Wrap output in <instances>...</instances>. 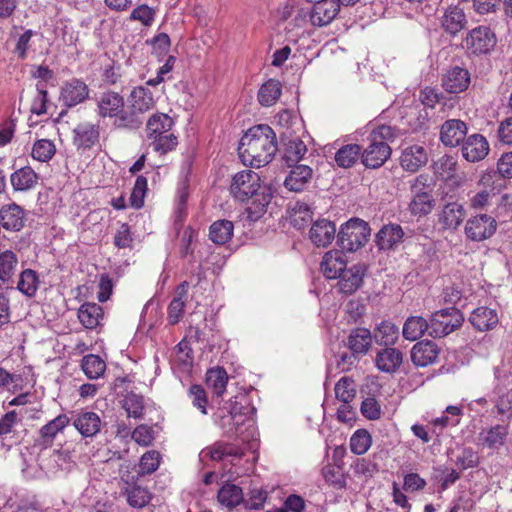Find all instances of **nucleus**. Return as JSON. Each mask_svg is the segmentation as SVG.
Returning <instances> with one entry per match:
<instances>
[{"label":"nucleus","mask_w":512,"mask_h":512,"mask_svg":"<svg viewBox=\"0 0 512 512\" xmlns=\"http://www.w3.org/2000/svg\"><path fill=\"white\" fill-rule=\"evenodd\" d=\"M255 413L256 408L252 406L249 396L239 393L218 409L215 422L225 435L249 441L255 435Z\"/></svg>","instance_id":"1"},{"label":"nucleus","mask_w":512,"mask_h":512,"mask_svg":"<svg viewBox=\"0 0 512 512\" xmlns=\"http://www.w3.org/2000/svg\"><path fill=\"white\" fill-rule=\"evenodd\" d=\"M230 193L237 201L247 202V217L251 221H257L266 212L272 199L271 188L252 170H242L233 176Z\"/></svg>","instance_id":"2"},{"label":"nucleus","mask_w":512,"mask_h":512,"mask_svg":"<svg viewBox=\"0 0 512 512\" xmlns=\"http://www.w3.org/2000/svg\"><path fill=\"white\" fill-rule=\"evenodd\" d=\"M277 149L276 135L272 128L257 125L240 139L238 154L244 165L260 168L272 161Z\"/></svg>","instance_id":"3"},{"label":"nucleus","mask_w":512,"mask_h":512,"mask_svg":"<svg viewBox=\"0 0 512 512\" xmlns=\"http://www.w3.org/2000/svg\"><path fill=\"white\" fill-rule=\"evenodd\" d=\"M357 133H368L369 145L362 154V163L369 168L382 166L391 155V148L387 141L394 137L393 129L387 125H380L373 129L365 128Z\"/></svg>","instance_id":"4"},{"label":"nucleus","mask_w":512,"mask_h":512,"mask_svg":"<svg viewBox=\"0 0 512 512\" xmlns=\"http://www.w3.org/2000/svg\"><path fill=\"white\" fill-rule=\"evenodd\" d=\"M128 111L118 120L119 128H139L142 124V115L155 106L153 92L147 86L134 87L128 98Z\"/></svg>","instance_id":"5"},{"label":"nucleus","mask_w":512,"mask_h":512,"mask_svg":"<svg viewBox=\"0 0 512 512\" xmlns=\"http://www.w3.org/2000/svg\"><path fill=\"white\" fill-rule=\"evenodd\" d=\"M370 231L367 222L359 218H352L340 226L337 244L342 250L355 252L366 244Z\"/></svg>","instance_id":"6"},{"label":"nucleus","mask_w":512,"mask_h":512,"mask_svg":"<svg viewBox=\"0 0 512 512\" xmlns=\"http://www.w3.org/2000/svg\"><path fill=\"white\" fill-rule=\"evenodd\" d=\"M291 122V125L282 132L284 140V159L287 164L299 162L307 152V147L304 142L297 136L293 137L292 132L295 133L302 129V123L296 116H292L290 112L284 111L279 115V122Z\"/></svg>","instance_id":"7"},{"label":"nucleus","mask_w":512,"mask_h":512,"mask_svg":"<svg viewBox=\"0 0 512 512\" xmlns=\"http://www.w3.org/2000/svg\"><path fill=\"white\" fill-rule=\"evenodd\" d=\"M464 316L455 307L438 310L431 315L429 335L433 338L445 337L460 328Z\"/></svg>","instance_id":"8"},{"label":"nucleus","mask_w":512,"mask_h":512,"mask_svg":"<svg viewBox=\"0 0 512 512\" xmlns=\"http://www.w3.org/2000/svg\"><path fill=\"white\" fill-rule=\"evenodd\" d=\"M44 34L37 30L24 29L23 32L15 36V45L13 53L20 60H26L36 55H44L47 48L44 47Z\"/></svg>","instance_id":"9"},{"label":"nucleus","mask_w":512,"mask_h":512,"mask_svg":"<svg viewBox=\"0 0 512 512\" xmlns=\"http://www.w3.org/2000/svg\"><path fill=\"white\" fill-rule=\"evenodd\" d=\"M95 112L100 118L114 119V125L119 128L118 120L126 114L125 102L118 92L107 90L95 98Z\"/></svg>","instance_id":"10"},{"label":"nucleus","mask_w":512,"mask_h":512,"mask_svg":"<svg viewBox=\"0 0 512 512\" xmlns=\"http://www.w3.org/2000/svg\"><path fill=\"white\" fill-rule=\"evenodd\" d=\"M510 424L499 423L482 428L477 436V445L482 449L498 451L509 442Z\"/></svg>","instance_id":"11"},{"label":"nucleus","mask_w":512,"mask_h":512,"mask_svg":"<svg viewBox=\"0 0 512 512\" xmlns=\"http://www.w3.org/2000/svg\"><path fill=\"white\" fill-rule=\"evenodd\" d=\"M495 219L487 214L471 217L467 220L464 231L471 241H483L490 238L496 231Z\"/></svg>","instance_id":"12"},{"label":"nucleus","mask_w":512,"mask_h":512,"mask_svg":"<svg viewBox=\"0 0 512 512\" xmlns=\"http://www.w3.org/2000/svg\"><path fill=\"white\" fill-rule=\"evenodd\" d=\"M88 97V85L81 79L72 78L65 81L61 87L60 101L68 108L84 102Z\"/></svg>","instance_id":"13"},{"label":"nucleus","mask_w":512,"mask_h":512,"mask_svg":"<svg viewBox=\"0 0 512 512\" xmlns=\"http://www.w3.org/2000/svg\"><path fill=\"white\" fill-rule=\"evenodd\" d=\"M496 44L495 34L489 27L479 26L466 37L467 48L474 54H485Z\"/></svg>","instance_id":"14"},{"label":"nucleus","mask_w":512,"mask_h":512,"mask_svg":"<svg viewBox=\"0 0 512 512\" xmlns=\"http://www.w3.org/2000/svg\"><path fill=\"white\" fill-rule=\"evenodd\" d=\"M435 175L444 180L448 185L459 187L465 181L464 175L456 174L457 160L451 155H443L432 164Z\"/></svg>","instance_id":"15"},{"label":"nucleus","mask_w":512,"mask_h":512,"mask_svg":"<svg viewBox=\"0 0 512 512\" xmlns=\"http://www.w3.org/2000/svg\"><path fill=\"white\" fill-rule=\"evenodd\" d=\"M309 20L313 26L323 27L330 24L339 12L340 5L335 0H316L313 1Z\"/></svg>","instance_id":"16"},{"label":"nucleus","mask_w":512,"mask_h":512,"mask_svg":"<svg viewBox=\"0 0 512 512\" xmlns=\"http://www.w3.org/2000/svg\"><path fill=\"white\" fill-rule=\"evenodd\" d=\"M462 156L469 162L483 160L490 151V145L486 137L474 133L466 137L462 143Z\"/></svg>","instance_id":"17"},{"label":"nucleus","mask_w":512,"mask_h":512,"mask_svg":"<svg viewBox=\"0 0 512 512\" xmlns=\"http://www.w3.org/2000/svg\"><path fill=\"white\" fill-rule=\"evenodd\" d=\"M72 425L83 437H93L100 432L101 419L99 415L92 411H81L74 413L70 418Z\"/></svg>","instance_id":"18"},{"label":"nucleus","mask_w":512,"mask_h":512,"mask_svg":"<svg viewBox=\"0 0 512 512\" xmlns=\"http://www.w3.org/2000/svg\"><path fill=\"white\" fill-rule=\"evenodd\" d=\"M466 217L464 206L457 202H448L445 204L439 215L438 222L445 230L455 231L462 224Z\"/></svg>","instance_id":"19"},{"label":"nucleus","mask_w":512,"mask_h":512,"mask_svg":"<svg viewBox=\"0 0 512 512\" xmlns=\"http://www.w3.org/2000/svg\"><path fill=\"white\" fill-rule=\"evenodd\" d=\"M466 123L459 119L445 121L440 130V140L447 147H456L466 139Z\"/></svg>","instance_id":"20"},{"label":"nucleus","mask_w":512,"mask_h":512,"mask_svg":"<svg viewBox=\"0 0 512 512\" xmlns=\"http://www.w3.org/2000/svg\"><path fill=\"white\" fill-rule=\"evenodd\" d=\"M364 275L365 268L363 265L355 264L346 267L337 278L339 291L346 295L354 293L361 287Z\"/></svg>","instance_id":"21"},{"label":"nucleus","mask_w":512,"mask_h":512,"mask_svg":"<svg viewBox=\"0 0 512 512\" xmlns=\"http://www.w3.org/2000/svg\"><path fill=\"white\" fill-rule=\"evenodd\" d=\"M336 237V226L332 221L319 219L315 221L310 230L309 238L317 247L329 246Z\"/></svg>","instance_id":"22"},{"label":"nucleus","mask_w":512,"mask_h":512,"mask_svg":"<svg viewBox=\"0 0 512 512\" xmlns=\"http://www.w3.org/2000/svg\"><path fill=\"white\" fill-rule=\"evenodd\" d=\"M470 84V74L467 69L455 66L447 70L442 78V86L449 93H461Z\"/></svg>","instance_id":"23"},{"label":"nucleus","mask_w":512,"mask_h":512,"mask_svg":"<svg viewBox=\"0 0 512 512\" xmlns=\"http://www.w3.org/2000/svg\"><path fill=\"white\" fill-rule=\"evenodd\" d=\"M346 267V256L339 250L326 252L320 263V270L327 279H337Z\"/></svg>","instance_id":"24"},{"label":"nucleus","mask_w":512,"mask_h":512,"mask_svg":"<svg viewBox=\"0 0 512 512\" xmlns=\"http://www.w3.org/2000/svg\"><path fill=\"white\" fill-rule=\"evenodd\" d=\"M428 162V153L426 149L418 144L410 145L403 149L400 164L402 168L409 172H416Z\"/></svg>","instance_id":"25"},{"label":"nucleus","mask_w":512,"mask_h":512,"mask_svg":"<svg viewBox=\"0 0 512 512\" xmlns=\"http://www.w3.org/2000/svg\"><path fill=\"white\" fill-rule=\"evenodd\" d=\"M70 423V417L66 414H60L39 431V438L36 440L37 445L43 449L52 445L56 435L64 430Z\"/></svg>","instance_id":"26"},{"label":"nucleus","mask_w":512,"mask_h":512,"mask_svg":"<svg viewBox=\"0 0 512 512\" xmlns=\"http://www.w3.org/2000/svg\"><path fill=\"white\" fill-rule=\"evenodd\" d=\"M25 221V212L19 205L11 203L0 208V222L5 230L18 232Z\"/></svg>","instance_id":"27"},{"label":"nucleus","mask_w":512,"mask_h":512,"mask_svg":"<svg viewBox=\"0 0 512 512\" xmlns=\"http://www.w3.org/2000/svg\"><path fill=\"white\" fill-rule=\"evenodd\" d=\"M439 349L432 341H420L416 343L411 351V360L418 367H426L436 362Z\"/></svg>","instance_id":"28"},{"label":"nucleus","mask_w":512,"mask_h":512,"mask_svg":"<svg viewBox=\"0 0 512 512\" xmlns=\"http://www.w3.org/2000/svg\"><path fill=\"white\" fill-rule=\"evenodd\" d=\"M403 354L400 350L387 346L380 350L375 357L376 367L385 373H394L401 366Z\"/></svg>","instance_id":"29"},{"label":"nucleus","mask_w":512,"mask_h":512,"mask_svg":"<svg viewBox=\"0 0 512 512\" xmlns=\"http://www.w3.org/2000/svg\"><path fill=\"white\" fill-rule=\"evenodd\" d=\"M404 231L399 224L384 225L376 235V244L380 250H390L402 242Z\"/></svg>","instance_id":"30"},{"label":"nucleus","mask_w":512,"mask_h":512,"mask_svg":"<svg viewBox=\"0 0 512 512\" xmlns=\"http://www.w3.org/2000/svg\"><path fill=\"white\" fill-rule=\"evenodd\" d=\"M313 170L307 165H296L286 176L284 185L289 191L300 192L312 179Z\"/></svg>","instance_id":"31"},{"label":"nucleus","mask_w":512,"mask_h":512,"mask_svg":"<svg viewBox=\"0 0 512 512\" xmlns=\"http://www.w3.org/2000/svg\"><path fill=\"white\" fill-rule=\"evenodd\" d=\"M188 287V282L184 281L176 288L175 296L168 306L167 320L171 325L177 324L183 316L187 300Z\"/></svg>","instance_id":"32"},{"label":"nucleus","mask_w":512,"mask_h":512,"mask_svg":"<svg viewBox=\"0 0 512 512\" xmlns=\"http://www.w3.org/2000/svg\"><path fill=\"white\" fill-rule=\"evenodd\" d=\"M10 182L15 191L32 190L38 184V175L29 166L17 169L10 175Z\"/></svg>","instance_id":"33"},{"label":"nucleus","mask_w":512,"mask_h":512,"mask_svg":"<svg viewBox=\"0 0 512 512\" xmlns=\"http://www.w3.org/2000/svg\"><path fill=\"white\" fill-rule=\"evenodd\" d=\"M73 132L74 144L78 148H91L99 139V127L92 123H80Z\"/></svg>","instance_id":"34"},{"label":"nucleus","mask_w":512,"mask_h":512,"mask_svg":"<svg viewBox=\"0 0 512 512\" xmlns=\"http://www.w3.org/2000/svg\"><path fill=\"white\" fill-rule=\"evenodd\" d=\"M173 119L165 113L151 115L146 123V132L149 140L172 131Z\"/></svg>","instance_id":"35"},{"label":"nucleus","mask_w":512,"mask_h":512,"mask_svg":"<svg viewBox=\"0 0 512 512\" xmlns=\"http://www.w3.org/2000/svg\"><path fill=\"white\" fill-rule=\"evenodd\" d=\"M469 321L477 330L487 331L497 325L499 318L494 309L478 307L471 313Z\"/></svg>","instance_id":"36"},{"label":"nucleus","mask_w":512,"mask_h":512,"mask_svg":"<svg viewBox=\"0 0 512 512\" xmlns=\"http://www.w3.org/2000/svg\"><path fill=\"white\" fill-rule=\"evenodd\" d=\"M372 338L380 346H393L399 338V329L391 321L384 320L374 328Z\"/></svg>","instance_id":"37"},{"label":"nucleus","mask_w":512,"mask_h":512,"mask_svg":"<svg viewBox=\"0 0 512 512\" xmlns=\"http://www.w3.org/2000/svg\"><path fill=\"white\" fill-rule=\"evenodd\" d=\"M430 331V321L421 316H410L403 325L402 334L406 340L415 341Z\"/></svg>","instance_id":"38"},{"label":"nucleus","mask_w":512,"mask_h":512,"mask_svg":"<svg viewBox=\"0 0 512 512\" xmlns=\"http://www.w3.org/2000/svg\"><path fill=\"white\" fill-rule=\"evenodd\" d=\"M466 24V16L462 9L450 6L443 15L442 26L451 35L460 32Z\"/></svg>","instance_id":"39"},{"label":"nucleus","mask_w":512,"mask_h":512,"mask_svg":"<svg viewBox=\"0 0 512 512\" xmlns=\"http://www.w3.org/2000/svg\"><path fill=\"white\" fill-rule=\"evenodd\" d=\"M241 455L242 451L239 447L225 442H217L200 453L202 459L209 457L212 460H222L227 456L240 457Z\"/></svg>","instance_id":"40"},{"label":"nucleus","mask_w":512,"mask_h":512,"mask_svg":"<svg viewBox=\"0 0 512 512\" xmlns=\"http://www.w3.org/2000/svg\"><path fill=\"white\" fill-rule=\"evenodd\" d=\"M78 318L85 328L94 329L103 318V310L96 303H84L78 310Z\"/></svg>","instance_id":"41"},{"label":"nucleus","mask_w":512,"mask_h":512,"mask_svg":"<svg viewBox=\"0 0 512 512\" xmlns=\"http://www.w3.org/2000/svg\"><path fill=\"white\" fill-rule=\"evenodd\" d=\"M234 225L231 221L222 219L213 222L209 228V238L217 245H224L233 236Z\"/></svg>","instance_id":"42"},{"label":"nucleus","mask_w":512,"mask_h":512,"mask_svg":"<svg viewBox=\"0 0 512 512\" xmlns=\"http://www.w3.org/2000/svg\"><path fill=\"white\" fill-rule=\"evenodd\" d=\"M434 204L435 201L433 196L429 192H415L409 203L408 209L412 215L421 217L429 214L432 211Z\"/></svg>","instance_id":"43"},{"label":"nucleus","mask_w":512,"mask_h":512,"mask_svg":"<svg viewBox=\"0 0 512 512\" xmlns=\"http://www.w3.org/2000/svg\"><path fill=\"white\" fill-rule=\"evenodd\" d=\"M372 334L366 328L354 329L348 338V346L353 353L366 354L372 343Z\"/></svg>","instance_id":"44"},{"label":"nucleus","mask_w":512,"mask_h":512,"mask_svg":"<svg viewBox=\"0 0 512 512\" xmlns=\"http://www.w3.org/2000/svg\"><path fill=\"white\" fill-rule=\"evenodd\" d=\"M228 375L225 369L221 367L211 368L206 373V384L218 397L226 391Z\"/></svg>","instance_id":"45"},{"label":"nucleus","mask_w":512,"mask_h":512,"mask_svg":"<svg viewBox=\"0 0 512 512\" xmlns=\"http://www.w3.org/2000/svg\"><path fill=\"white\" fill-rule=\"evenodd\" d=\"M281 95V84L278 80L269 79L259 89L258 100L262 106H272Z\"/></svg>","instance_id":"46"},{"label":"nucleus","mask_w":512,"mask_h":512,"mask_svg":"<svg viewBox=\"0 0 512 512\" xmlns=\"http://www.w3.org/2000/svg\"><path fill=\"white\" fill-rule=\"evenodd\" d=\"M18 264L17 255L11 251L6 250L0 253V281L4 285H9L15 273Z\"/></svg>","instance_id":"47"},{"label":"nucleus","mask_w":512,"mask_h":512,"mask_svg":"<svg viewBox=\"0 0 512 512\" xmlns=\"http://www.w3.org/2000/svg\"><path fill=\"white\" fill-rule=\"evenodd\" d=\"M39 275L32 269H25L21 272L17 283V289L27 297H33L39 287Z\"/></svg>","instance_id":"48"},{"label":"nucleus","mask_w":512,"mask_h":512,"mask_svg":"<svg viewBox=\"0 0 512 512\" xmlns=\"http://www.w3.org/2000/svg\"><path fill=\"white\" fill-rule=\"evenodd\" d=\"M218 501L221 505L233 508L243 501L242 489L231 483H226L218 492Z\"/></svg>","instance_id":"49"},{"label":"nucleus","mask_w":512,"mask_h":512,"mask_svg":"<svg viewBox=\"0 0 512 512\" xmlns=\"http://www.w3.org/2000/svg\"><path fill=\"white\" fill-rule=\"evenodd\" d=\"M81 367L88 378L97 379L105 372L106 364L99 356L89 354L83 357Z\"/></svg>","instance_id":"50"},{"label":"nucleus","mask_w":512,"mask_h":512,"mask_svg":"<svg viewBox=\"0 0 512 512\" xmlns=\"http://www.w3.org/2000/svg\"><path fill=\"white\" fill-rule=\"evenodd\" d=\"M361 147L358 144H348L340 148L336 155V163L343 168L352 167L358 160Z\"/></svg>","instance_id":"51"},{"label":"nucleus","mask_w":512,"mask_h":512,"mask_svg":"<svg viewBox=\"0 0 512 512\" xmlns=\"http://www.w3.org/2000/svg\"><path fill=\"white\" fill-rule=\"evenodd\" d=\"M336 398L342 403H350L356 396V384L350 377H341L334 388Z\"/></svg>","instance_id":"52"},{"label":"nucleus","mask_w":512,"mask_h":512,"mask_svg":"<svg viewBox=\"0 0 512 512\" xmlns=\"http://www.w3.org/2000/svg\"><path fill=\"white\" fill-rule=\"evenodd\" d=\"M56 153V146L49 139H40L33 144L31 156L39 162H48Z\"/></svg>","instance_id":"53"},{"label":"nucleus","mask_w":512,"mask_h":512,"mask_svg":"<svg viewBox=\"0 0 512 512\" xmlns=\"http://www.w3.org/2000/svg\"><path fill=\"white\" fill-rule=\"evenodd\" d=\"M372 444L371 435L364 429H359L350 438V449L354 454L362 455Z\"/></svg>","instance_id":"54"},{"label":"nucleus","mask_w":512,"mask_h":512,"mask_svg":"<svg viewBox=\"0 0 512 512\" xmlns=\"http://www.w3.org/2000/svg\"><path fill=\"white\" fill-rule=\"evenodd\" d=\"M150 145L154 151L160 154H166L176 148L178 145V139L177 136L171 131L151 139Z\"/></svg>","instance_id":"55"},{"label":"nucleus","mask_w":512,"mask_h":512,"mask_svg":"<svg viewBox=\"0 0 512 512\" xmlns=\"http://www.w3.org/2000/svg\"><path fill=\"white\" fill-rule=\"evenodd\" d=\"M123 408L127 412L128 417L141 418L144 411V399L140 395L130 393L123 401Z\"/></svg>","instance_id":"56"},{"label":"nucleus","mask_w":512,"mask_h":512,"mask_svg":"<svg viewBox=\"0 0 512 512\" xmlns=\"http://www.w3.org/2000/svg\"><path fill=\"white\" fill-rule=\"evenodd\" d=\"M189 196V186L187 180H183L179 183L176 193V220L182 222L186 215V203Z\"/></svg>","instance_id":"57"},{"label":"nucleus","mask_w":512,"mask_h":512,"mask_svg":"<svg viewBox=\"0 0 512 512\" xmlns=\"http://www.w3.org/2000/svg\"><path fill=\"white\" fill-rule=\"evenodd\" d=\"M161 461V455L156 450H149L144 453L139 462V473L142 475L155 472Z\"/></svg>","instance_id":"58"},{"label":"nucleus","mask_w":512,"mask_h":512,"mask_svg":"<svg viewBox=\"0 0 512 512\" xmlns=\"http://www.w3.org/2000/svg\"><path fill=\"white\" fill-rule=\"evenodd\" d=\"M156 16V11L152 7L142 4L134 8L130 14V19L133 21H139L146 27H150Z\"/></svg>","instance_id":"59"},{"label":"nucleus","mask_w":512,"mask_h":512,"mask_svg":"<svg viewBox=\"0 0 512 512\" xmlns=\"http://www.w3.org/2000/svg\"><path fill=\"white\" fill-rule=\"evenodd\" d=\"M189 398L194 407L199 409L202 414H207V396L204 388L201 385H192L188 391Z\"/></svg>","instance_id":"60"},{"label":"nucleus","mask_w":512,"mask_h":512,"mask_svg":"<svg viewBox=\"0 0 512 512\" xmlns=\"http://www.w3.org/2000/svg\"><path fill=\"white\" fill-rule=\"evenodd\" d=\"M146 190L147 179L143 176H138L130 196V202L134 208L139 209L142 207Z\"/></svg>","instance_id":"61"},{"label":"nucleus","mask_w":512,"mask_h":512,"mask_svg":"<svg viewBox=\"0 0 512 512\" xmlns=\"http://www.w3.org/2000/svg\"><path fill=\"white\" fill-rule=\"evenodd\" d=\"M131 437L137 444L141 446H149L155 438V432L151 426L139 425L134 429Z\"/></svg>","instance_id":"62"},{"label":"nucleus","mask_w":512,"mask_h":512,"mask_svg":"<svg viewBox=\"0 0 512 512\" xmlns=\"http://www.w3.org/2000/svg\"><path fill=\"white\" fill-rule=\"evenodd\" d=\"M150 501L149 492L141 487H133L128 492V503L133 507H144Z\"/></svg>","instance_id":"63"},{"label":"nucleus","mask_w":512,"mask_h":512,"mask_svg":"<svg viewBox=\"0 0 512 512\" xmlns=\"http://www.w3.org/2000/svg\"><path fill=\"white\" fill-rule=\"evenodd\" d=\"M52 460L61 470H70L74 465L72 452L66 448L54 451Z\"/></svg>","instance_id":"64"}]
</instances>
